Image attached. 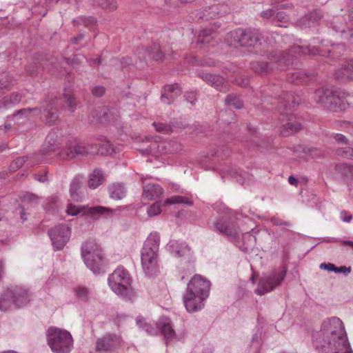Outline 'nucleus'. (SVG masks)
Returning a JSON list of instances; mask_svg holds the SVG:
<instances>
[{
	"mask_svg": "<svg viewBox=\"0 0 353 353\" xmlns=\"http://www.w3.org/2000/svg\"><path fill=\"white\" fill-rule=\"evenodd\" d=\"M63 99L65 102L66 103L68 110L70 112H74L76 109V100L74 96L70 93H64Z\"/></svg>",
	"mask_w": 353,
	"mask_h": 353,
	"instance_id": "47",
	"label": "nucleus"
},
{
	"mask_svg": "<svg viewBox=\"0 0 353 353\" xmlns=\"http://www.w3.org/2000/svg\"><path fill=\"white\" fill-rule=\"evenodd\" d=\"M159 153H176L182 150V145L175 140L163 141L159 143Z\"/></svg>",
	"mask_w": 353,
	"mask_h": 353,
	"instance_id": "29",
	"label": "nucleus"
},
{
	"mask_svg": "<svg viewBox=\"0 0 353 353\" xmlns=\"http://www.w3.org/2000/svg\"><path fill=\"white\" fill-rule=\"evenodd\" d=\"M336 154L339 156L351 159L353 160V148L350 147H344L337 149Z\"/></svg>",
	"mask_w": 353,
	"mask_h": 353,
	"instance_id": "51",
	"label": "nucleus"
},
{
	"mask_svg": "<svg viewBox=\"0 0 353 353\" xmlns=\"http://www.w3.org/2000/svg\"><path fill=\"white\" fill-rule=\"evenodd\" d=\"M312 342L319 353H353L345 325L336 316L323 321L320 330L313 332Z\"/></svg>",
	"mask_w": 353,
	"mask_h": 353,
	"instance_id": "1",
	"label": "nucleus"
},
{
	"mask_svg": "<svg viewBox=\"0 0 353 353\" xmlns=\"http://www.w3.org/2000/svg\"><path fill=\"white\" fill-rule=\"evenodd\" d=\"M48 344L54 353H70L73 339L69 332L57 327H50L47 334Z\"/></svg>",
	"mask_w": 353,
	"mask_h": 353,
	"instance_id": "8",
	"label": "nucleus"
},
{
	"mask_svg": "<svg viewBox=\"0 0 353 353\" xmlns=\"http://www.w3.org/2000/svg\"><path fill=\"white\" fill-rule=\"evenodd\" d=\"M61 133L52 130L46 137L39 153L33 154L32 157L37 159L36 163H50L52 159V153L57 150L61 144Z\"/></svg>",
	"mask_w": 353,
	"mask_h": 353,
	"instance_id": "10",
	"label": "nucleus"
},
{
	"mask_svg": "<svg viewBox=\"0 0 353 353\" xmlns=\"http://www.w3.org/2000/svg\"><path fill=\"white\" fill-rule=\"evenodd\" d=\"M16 82V79L10 73L3 72L0 74V86L1 88H10L13 86Z\"/></svg>",
	"mask_w": 353,
	"mask_h": 353,
	"instance_id": "41",
	"label": "nucleus"
},
{
	"mask_svg": "<svg viewBox=\"0 0 353 353\" xmlns=\"http://www.w3.org/2000/svg\"><path fill=\"white\" fill-rule=\"evenodd\" d=\"M152 125H154L155 130L160 133L169 134L172 132V128L168 124L154 122Z\"/></svg>",
	"mask_w": 353,
	"mask_h": 353,
	"instance_id": "50",
	"label": "nucleus"
},
{
	"mask_svg": "<svg viewBox=\"0 0 353 353\" xmlns=\"http://www.w3.org/2000/svg\"><path fill=\"white\" fill-rule=\"evenodd\" d=\"M351 268L350 267H346V266H340L336 267L335 266V271L334 272L337 274H343L344 275H347L351 272Z\"/></svg>",
	"mask_w": 353,
	"mask_h": 353,
	"instance_id": "58",
	"label": "nucleus"
},
{
	"mask_svg": "<svg viewBox=\"0 0 353 353\" xmlns=\"http://www.w3.org/2000/svg\"><path fill=\"white\" fill-rule=\"evenodd\" d=\"M79 20L86 26L94 25L96 23V20L94 17H81Z\"/></svg>",
	"mask_w": 353,
	"mask_h": 353,
	"instance_id": "63",
	"label": "nucleus"
},
{
	"mask_svg": "<svg viewBox=\"0 0 353 353\" xmlns=\"http://www.w3.org/2000/svg\"><path fill=\"white\" fill-rule=\"evenodd\" d=\"M118 345V339L115 336H108L97 341L96 350L98 352H109L116 349Z\"/></svg>",
	"mask_w": 353,
	"mask_h": 353,
	"instance_id": "23",
	"label": "nucleus"
},
{
	"mask_svg": "<svg viewBox=\"0 0 353 353\" xmlns=\"http://www.w3.org/2000/svg\"><path fill=\"white\" fill-rule=\"evenodd\" d=\"M167 249L175 257L189 259L192 254L190 248L185 242L170 240L167 245Z\"/></svg>",
	"mask_w": 353,
	"mask_h": 353,
	"instance_id": "17",
	"label": "nucleus"
},
{
	"mask_svg": "<svg viewBox=\"0 0 353 353\" xmlns=\"http://www.w3.org/2000/svg\"><path fill=\"white\" fill-rule=\"evenodd\" d=\"M76 296L82 301H87L89 299L88 290L83 287H78L74 290Z\"/></svg>",
	"mask_w": 353,
	"mask_h": 353,
	"instance_id": "49",
	"label": "nucleus"
},
{
	"mask_svg": "<svg viewBox=\"0 0 353 353\" xmlns=\"http://www.w3.org/2000/svg\"><path fill=\"white\" fill-rule=\"evenodd\" d=\"M200 77L207 83L220 92H225L228 90V83L220 75L205 73L201 74Z\"/></svg>",
	"mask_w": 353,
	"mask_h": 353,
	"instance_id": "21",
	"label": "nucleus"
},
{
	"mask_svg": "<svg viewBox=\"0 0 353 353\" xmlns=\"http://www.w3.org/2000/svg\"><path fill=\"white\" fill-rule=\"evenodd\" d=\"M279 90V87H276L274 90L278 92ZM274 101L271 103L277 104L278 111L280 113L279 119L282 121L287 120V123L283 125L281 134L283 137H288L299 131L302 125L300 123L294 121V117L291 114L294 106L301 102L299 97H295L291 93L281 91L280 94H274Z\"/></svg>",
	"mask_w": 353,
	"mask_h": 353,
	"instance_id": "3",
	"label": "nucleus"
},
{
	"mask_svg": "<svg viewBox=\"0 0 353 353\" xmlns=\"http://www.w3.org/2000/svg\"><path fill=\"white\" fill-rule=\"evenodd\" d=\"M335 170L344 176H353V165L347 163H339L336 165Z\"/></svg>",
	"mask_w": 353,
	"mask_h": 353,
	"instance_id": "43",
	"label": "nucleus"
},
{
	"mask_svg": "<svg viewBox=\"0 0 353 353\" xmlns=\"http://www.w3.org/2000/svg\"><path fill=\"white\" fill-rule=\"evenodd\" d=\"M309 77L307 74L297 71L288 75V80L291 83L295 85H302L307 83Z\"/></svg>",
	"mask_w": 353,
	"mask_h": 353,
	"instance_id": "39",
	"label": "nucleus"
},
{
	"mask_svg": "<svg viewBox=\"0 0 353 353\" xmlns=\"http://www.w3.org/2000/svg\"><path fill=\"white\" fill-rule=\"evenodd\" d=\"M323 17L320 10H315L306 14L299 19V25L301 28H311L316 26Z\"/></svg>",
	"mask_w": 353,
	"mask_h": 353,
	"instance_id": "24",
	"label": "nucleus"
},
{
	"mask_svg": "<svg viewBox=\"0 0 353 353\" xmlns=\"http://www.w3.org/2000/svg\"><path fill=\"white\" fill-rule=\"evenodd\" d=\"M287 269L283 267L282 270H275L269 274L263 275L259 281L255 293L258 295H263L272 291L279 286L285 278Z\"/></svg>",
	"mask_w": 353,
	"mask_h": 353,
	"instance_id": "11",
	"label": "nucleus"
},
{
	"mask_svg": "<svg viewBox=\"0 0 353 353\" xmlns=\"http://www.w3.org/2000/svg\"><path fill=\"white\" fill-rule=\"evenodd\" d=\"M185 97L186 101L190 103L192 105H194L196 101V95L194 92H188Z\"/></svg>",
	"mask_w": 353,
	"mask_h": 353,
	"instance_id": "61",
	"label": "nucleus"
},
{
	"mask_svg": "<svg viewBox=\"0 0 353 353\" xmlns=\"http://www.w3.org/2000/svg\"><path fill=\"white\" fill-rule=\"evenodd\" d=\"M12 309H14V300L10 288H8L0 294V311L6 312Z\"/></svg>",
	"mask_w": 353,
	"mask_h": 353,
	"instance_id": "27",
	"label": "nucleus"
},
{
	"mask_svg": "<svg viewBox=\"0 0 353 353\" xmlns=\"http://www.w3.org/2000/svg\"><path fill=\"white\" fill-rule=\"evenodd\" d=\"M61 99L54 98L52 100L46 101L41 108H30V113L34 115L43 114L46 121L52 124L58 119L57 109L59 106Z\"/></svg>",
	"mask_w": 353,
	"mask_h": 353,
	"instance_id": "12",
	"label": "nucleus"
},
{
	"mask_svg": "<svg viewBox=\"0 0 353 353\" xmlns=\"http://www.w3.org/2000/svg\"><path fill=\"white\" fill-rule=\"evenodd\" d=\"M48 234L54 249L61 250L68 241L71 231L67 225H59L49 230Z\"/></svg>",
	"mask_w": 353,
	"mask_h": 353,
	"instance_id": "13",
	"label": "nucleus"
},
{
	"mask_svg": "<svg viewBox=\"0 0 353 353\" xmlns=\"http://www.w3.org/2000/svg\"><path fill=\"white\" fill-rule=\"evenodd\" d=\"M32 156L33 155H32L30 157H20L17 158L14 161H13L11 163V164H10V165L9 167L10 171L12 172H16L19 168H21L26 163V161L29 158H32V159L34 160L32 163H28L29 165H34L37 164L35 163L37 159L33 158Z\"/></svg>",
	"mask_w": 353,
	"mask_h": 353,
	"instance_id": "40",
	"label": "nucleus"
},
{
	"mask_svg": "<svg viewBox=\"0 0 353 353\" xmlns=\"http://www.w3.org/2000/svg\"><path fill=\"white\" fill-rule=\"evenodd\" d=\"M341 125L345 130L353 134V123L343 121H341Z\"/></svg>",
	"mask_w": 353,
	"mask_h": 353,
	"instance_id": "64",
	"label": "nucleus"
},
{
	"mask_svg": "<svg viewBox=\"0 0 353 353\" xmlns=\"http://www.w3.org/2000/svg\"><path fill=\"white\" fill-rule=\"evenodd\" d=\"M160 236L153 232L146 239L141 251V261L145 274L152 276L158 270Z\"/></svg>",
	"mask_w": 353,
	"mask_h": 353,
	"instance_id": "6",
	"label": "nucleus"
},
{
	"mask_svg": "<svg viewBox=\"0 0 353 353\" xmlns=\"http://www.w3.org/2000/svg\"><path fill=\"white\" fill-rule=\"evenodd\" d=\"M81 186V183L78 179H74L70 185V193L72 196L77 194V192Z\"/></svg>",
	"mask_w": 353,
	"mask_h": 353,
	"instance_id": "54",
	"label": "nucleus"
},
{
	"mask_svg": "<svg viewBox=\"0 0 353 353\" xmlns=\"http://www.w3.org/2000/svg\"><path fill=\"white\" fill-rule=\"evenodd\" d=\"M228 174L234 177L237 182L242 185L245 183L246 179L249 178V176L247 174V173L241 170H238L236 168H231V170L228 171Z\"/></svg>",
	"mask_w": 353,
	"mask_h": 353,
	"instance_id": "44",
	"label": "nucleus"
},
{
	"mask_svg": "<svg viewBox=\"0 0 353 353\" xmlns=\"http://www.w3.org/2000/svg\"><path fill=\"white\" fill-rule=\"evenodd\" d=\"M38 200H39L38 196L32 193H27L23 197L24 202L27 201V202H30V203H37Z\"/></svg>",
	"mask_w": 353,
	"mask_h": 353,
	"instance_id": "59",
	"label": "nucleus"
},
{
	"mask_svg": "<svg viewBox=\"0 0 353 353\" xmlns=\"http://www.w3.org/2000/svg\"><path fill=\"white\" fill-rule=\"evenodd\" d=\"M273 20H276L281 23H287L290 20V17L284 11H278L273 18Z\"/></svg>",
	"mask_w": 353,
	"mask_h": 353,
	"instance_id": "53",
	"label": "nucleus"
},
{
	"mask_svg": "<svg viewBox=\"0 0 353 353\" xmlns=\"http://www.w3.org/2000/svg\"><path fill=\"white\" fill-rule=\"evenodd\" d=\"M81 256L84 263L94 274L101 273L103 252L94 239H90L81 245Z\"/></svg>",
	"mask_w": 353,
	"mask_h": 353,
	"instance_id": "7",
	"label": "nucleus"
},
{
	"mask_svg": "<svg viewBox=\"0 0 353 353\" xmlns=\"http://www.w3.org/2000/svg\"><path fill=\"white\" fill-rule=\"evenodd\" d=\"M157 326L159 327V333L163 336L167 345L178 341L173 323L170 318L161 316L157 322Z\"/></svg>",
	"mask_w": 353,
	"mask_h": 353,
	"instance_id": "15",
	"label": "nucleus"
},
{
	"mask_svg": "<svg viewBox=\"0 0 353 353\" xmlns=\"http://www.w3.org/2000/svg\"><path fill=\"white\" fill-rule=\"evenodd\" d=\"M332 90L321 88L317 89L314 94V99L316 103H321L327 107Z\"/></svg>",
	"mask_w": 353,
	"mask_h": 353,
	"instance_id": "34",
	"label": "nucleus"
},
{
	"mask_svg": "<svg viewBox=\"0 0 353 353\" xmlns=\"http://www.w3.org/2000/svg\"><path fill=\"white\" fill-rule=\"evenodd\" d=\"M165 204H183L185 205L191 206L193 205V201L191 197L187 196L174 195L168 198L165 201Z\"/></svg>",
	"mask_w": 353,
	"mask_h": 353,
	"instance_id": "38",
	"label": "nucleus"
},
{
	"mask_svg": "<svg viewBox=\"0 0 353 353\" xmlns=\"http://www.w3.org/2000/svg\"><path fill=\"white\" fill-rule=\"evenodd\" d=\"M105 88L101 85H97L93 88L92 92L94 96L97 97H100L103 96L105 93Z\"/></svg>",
	"mask_w": 353,
	"mask_h": 353,
	"instance_id": "57",
	"label": "nucleus"
},
{
	"mask_svg": "<svg viewBox=\"0 0 353 353\" xmlns=\"http://www.w3.org/2000/svg\"><path fill=\"white\" fill-rule=\"evenodd\" d=\"M22 99V95L18 92H13L0 99V110H7L19 104Z\"/></svg>",
	"mask_w": 353,
	"mask_h": 353,
	"instance_id": "28",
	"label": "nucleus"
},
{
	"mask_svg": "<svg viewBox=\"0 0 353 353\" xmlns=\"http://www.w3.org/2000/svg\"><path fill=\"white\" fill-rule=\"evenodd\" d=\"M143 50V57L145 59L147 57H152L155 60H161L163 57V54L160 50L158 44H154L150 48H142Z\"/></svg>",
	"mask_w": 353,
	"mask_h": 353,
	"instance_id": "36",
	"label": "nucleus"
},
{
	"mask_svg": "<svg viewBox=\"0 0 353 353\" xmlns=\"http://www.w3.org/2000/svg\"><path fill=\"white\" fill-rule=\"evenodd\" d=\"M334 75L338 79H353V60L337 70Z\"/></svg>",
	"mask_w": 353,
	"mask_h": 353,
	"instance_id": "33",
	"label": "nucleus"
},
{
	"mask_svg": "<svg viewBox=\"0 0 353 353\" xmlns=\"http://www.w3.org/2000/svg\"><path fill=\"white\" fill-rule=\"evenodd\" d=\"M345 46L343 45H337V46L332 50H328V56L332 58H336L338 56H341V52L344 51Z\"/></svg>",
	"mask_w": 353,
	"mask_h": 353,
	"instance_id": "55",
	"label": "nucleus"
},
{
	"mask_svg": "<svg viewBox=\"0 0 353 353\" xmlns=\"http://www.w3.org/2000/svg\"><path fill=\"white\" fill-rule=\"evenodd\" d=\"M346 106V101L339 96L336 91L332 90L326 108L332 112H338L344 110Z\"/></svg>",
	"mask_w": 353,
	"mask_h": 353,
	"instance_id": "26",
	"label": "nucleus"
},
{
	"mask_svg": "<svg viewBox=\"0 0 353 353\" xmlns=\"http://www.w3.org/2000/svg\"><path fill=\"white\" fill-rule=\"evenodd\" d=\"M97 145H89L74 139L69 141L67 143L65 154L69 159H74L78 156H83L95 152Z\"/></svg>",
	"mask_w": 353,
	"mask_h": 353,
	"instance_id": "14",
	"label": "nucleus"
},
{
	"mask_svg": "<svg viewBox=\"0 0 353 353\" xmlns=\"http://www.w3.org/2000/svg\"><path fill=\"white\" fill-rule=\"evenodd\" d=\"M267 34L257 29L238 28L228 34L227 41L230 46L261 47V50L265 51L271 45Z\"/></svg>",
	"mask_w": 353,
	"mask_h": 353,
	"instance_id": "5",
	"label": "nucleus"
},
{
	"mask_svg": "<svg viewBox=\"0 0 353 353\" xmlns=\"http://www.w3.org/2000/svg\"><path fill=\"white\" fill-rule=\"evenodd\" d=\"M96 3L103 9L108 11H114L117 8V3L115 0H97Z\"/></svg>",
	"mask_w": 353,
	"mask_h": 353,
	"instance_id": "46",
	"label": "nucleus"
},
{
	"mask_svg": "<svg viewBox=\"0 0 353 353\" xmlns=\"http://www.w3.org/2000/svg\"><path fill=\"white\" fill-rule=\"evenodd\" d=\"M142 154H157L159 153V143L151 139L145 138L140 148H137Z\"/></svg>",
	"mask_w": 353,
	"mask_h": 353,
	"instance_id": "31",
	"label": "nucleus"
},
{
	"mask_svg": "<svg viewBox=\"0 0 353 353\" xmlns=\"http://www.w3.org/2000/svg\"><path fill=\"white\" fill-rule=\"evenodd\" d=\"M212 33L213 31L210 29H205L201 30L199 34L197 43L202 44L210 43L211 39H212Z\"/></svg>",
	"mask_w": 353,
	"mask_h": 353,
	"instance_id": "45",
	"label": "nucleus"
},
{
	"mask_svg": "<svg viewBox=\"0 0 353 353\" xmlns=\"http://www.w3.org/2000/svg\"><path fill=\"white\" fill-rule=\"evenodd\" d=\"M181 93V90L179 84L167 85L164 88V92L161 94V101L166 104H170Z\"/></svg>",
	"mask_w": 353,
	"mask_h": 353,
	"instance_id": "25",
	"label": "nucleus"
},
{
	"mask_svg": "<svg viewBox=\"0 0 353 353\" xmlns=\"http://www.w3.org/2000/svg\"><path fill=\"white\" fill-rule=\"evenodd\" d=\"M334 140L339 144H345L348 143L347 138L341 134H335L334 135Z\"/></svg>",
	"mask_w": 353,
	"mask_h": 353,
	"instance_id": "60",
	"label": "nucleus"
},
{
	"mask_svg": "<svg viewBox=\"0 0 353 353\" xmlns=\"http://www.w3.org/2000/svg\"><path fill=\"white\" fill-rule=\"evenodd\" d=\"M105 181V175L101 169L96 168L89 175L88 184L90 188L96 189Z\"/></svg>",
	"mask_w": 353,
	"mask_h": 353,
	"instance_id": "30",
	"label": "nucleus"
},
{
	"mask_svg": "<svg viewBox=\"0 0 353 353\" xmlns=\"http://www.w3.org/2000/svg\"><path fill=\"white\" fill-rule=\"evenodd\" d=\"M147 212L150 217L157 216L161 212V205L156 202L148 208Z\"/></svg>",
	"mask_w": 353,
	"mask_h": 353,
	"instance_id": "52",
	"label": "nucleus"
},
{
	"mask_svg": "<svg viewBox=\"0 0 353 353\" xmlns=\"http://www.w3.org/2000/svg\"><path fill=\"white\" fill-rule=\"evenodd\" d=\"M320 54L319 49L316 47L310 48V46H301L295 45L291 47L288 52H277L272 53L269 57L270 62L265 61H256L250 63L252 70L256 74L263 75L267 74L273 69V65L276 64V67L280 70H283L284 67L292 64L294 57L296 55Z\"/></svg>",
	"mask_w": 353,
	"mask_h": 353,
	"instance_id": "2",
	"label": "nucleus"
},
{
	"mask_svg": "<svg viewBox=\"0 0 353 353\" xmlns=\"http://www.w3.org/2000/svg\"><path fill=\"white\" fill-rule=\"evenodd\" d=\"M210 282L199 274L194 275L188 282L183 294V301L186 310L190 313L203 308L205 301L209 296Z\"/></svg>",
	"mask_w": 353,
	"mask_h": 353,
	"instance_id": "4",
	"label": "nucleus"
},
{
	"mask_svg": "<svg viewBox=\"0 0 353 353\" xmlns=\"http://www.w3.org/2000/svg\"><path fill=\"white\" fill-rule=\"evenodd\" d=\"M163 194V189L157 183H146L143 185V201H154L159 199Z\"/></svg>",
	"mask_w": 353,
	"mask_h": 353,
	"instance_id": "22",
	"label": "nucleus"
},
{
	"mask_svg": "<svg viewBox=\"0 0 353 353\" xmlns=\"http://www.w3.org/2000/svg\"><path fill=\"white\" fill-rule=\"evenodd\" d=\"M85 205L76 206L73 204L68 205L66 209L67 214L70 216H77L79 214H102L104 213L105 208L102 206H96L89 208L88 210Z\"/></svg>",
	"mask_w": 353,
	"mask_h": 353,
	"instance_id": "19",
	"label": "nucleus"
},
{
	"mask_svg": "<svg viewBox=\"0 0 353 353\" xmlns=\"http://www.w3.org/2000/svg\"><path fill=\"white\" fill-rule=\"evenodd\" d=\"M108 283L112 290L124 298L132 292V278L123 267H118L108 277Z\"/></svg>",
	"mask_w": 353,
	"mask_h": 353,
	"instance_id": "9",
	"label": "nucleus"
},
{
	"mask_svg": "<svg viewBox=\"0 0 353 353\" xmlns=\"http://www.w3.org/2000/svg\"><path fill=\"white\" fill-rule=\"evenodd\" d=\"M199 18L201 20H208L216 17H219V6L212 5L205 8L202 11L198 13Z\"/></svg>",
	"mask_w": 353,
	"mask_h": 353,
	"instance_id": "35",
	"label": "nucleus"
},
{
	"mask_svg": "<svg viewBox=\"0 0 353 353\" xmlns=\"http://www.w3.org/2000/svg\"><path fill=\"white\" fill-rule=\"evenodd\" d=\"M137 324L149 335L155 336L159 334V327L157 326V324L155 325L150 324L141 318L137 319Z\"/></svg>",
	"mask_w": 353,
	"mask_h": 353,
	"instance_id": "37",
	"label": "nucleus"
},
{
	"mask_svg": "<svg viewBox=\"0 0 353 353\" xmlns=\"http://www.w3.org/2000/svg\"><path fill=\"white\" fill-rule=\"evenodd\" d=\"M108 191L110 198L121 200L126 195V188L123 183H112L109 185Z\"/></svg>",
	"mask_w": 353,
	"mask_h": 353,
	"instance_id": "32",
	"label": "nucleus"
},
{
	"mask_svg": "<svg viewBox=\"0 0 353 353\" xmlns=\"http://www.w3.org/2000/svg\"><path fill=\"white\" fill-rule=\"evenodd\" d=\"M13 300H14V309H20L26 307L32 299L30 292L23 288L15 286L10 288Z\"/></svg>",
	"mask_w": 353,
	"mask_h": 353,
	"instance_id": "16",
	"label": "nucleus"
},
{
	"mask_svg": "<svg viewBox=\"0 0 353 353\" xmlns=\"http://www.w3.org/2000/svg\"><path fill=\"white\" fill-rule=\"evenodd\" d=\"M225 104L236 109H241L243 107V100L237 95H228L225 99Z\"/></svg>",
	"mask_w": 353,
	"mask_h": 353,
	"instance_id": "42",
	"label": "nucleus"
},
{
	"mask_svg": "<svg viewBox=\"0 0 353 353\" xmlns=\"http://www.w3.org/2000/svg\"><path fill=\"white\" fill-rule=\"evenodd\" d=\"M92 117L97 122L103 123L116 121L118 114L115 108L103 107L100 110H94L92 112Z\"/></svg>",
	"mask_w": 353,
	"mask_h": 353,
	"instance_id": "20",
	"label": "nucleus"
},
{
	"mask_svg": "<svg viewBox=\"0 0 353 353\" xmlns=\"http://www.w3.org/2000/svg\"><path fill=\"white\" fill-rule=\"evenodd\" d=\"M320 268L328 272H334L335 271V265L331 263H323L320 265Z\"/></svg>",
	"mask_w": 353,
	"mask_h": 353,
	"instance_id": "62",
	"label": "nucleus"
},
{
	"mask_svg": "<svg viewBox=\"0 0 353 353\" xmlns=\"http://www.w3.org/2000/svg\"><path fill=\"white\" fill-rule=\"evenodd\" d=\"M214 229L219 232L225 234L230 241L236 240L239 236L238 228L230 226L223 219H219L213 223Z\"/></svg>",
	"mask_w": 353,
	"mask_h": 353,
	"instance_id": "18",
	"label": "nucleus"
},
{
	"mask_svg": "<svg viewBox=\"0 0 353 353\" xmlns=\"http://www.w3.org/2000/svg\"><path fill=\"white\" fill-rule=\"evenodd\" d=\"M59 207V199L57 196H50L47 199L45 210L54 212Z\"/></svg>",
	"mask_w": 353,
	"mask_h": 353,
	"instance_id": "48",
	"label": "nucleus"
},
{
	"mask_svg": "<svg viewBox=\"0 0 353 353\" xmlns=\"http://www.w3.org/2000/svg\"><path fill=\"white\" fill-rule=\"evenodd\" d=\"M15 213L20 215L23 223L28 219L27 214L26 213V210L23 206L19 205L17 208H16Z\"/></svg>",
	"mask_w": 353,
	"mask_h": 353,
	"instance_id": "56",
	"label": "nucleus"
}]
</instances>
